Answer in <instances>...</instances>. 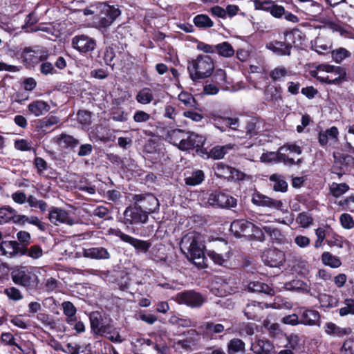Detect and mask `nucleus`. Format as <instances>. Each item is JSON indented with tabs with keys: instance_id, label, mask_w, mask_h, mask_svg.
Listing matches in <instances>:
<instances>
[{
	"instance_id": "f257e3e1",
	"label": "nucleus",
	"mask_w": 354,
	"mask_h": 354,
	"mask_svg": "<svg viewBox=\"0 0 354 354\" xmlns=\"http://www.w3.org/2000/svg\"><path fill=\"white\" fill-rule=\"evenodd\" d=\"M305 35L299 28L286 30L279 39H273L266 44V48L279 57L290 56L292 48L302 44Z\"/></svg>"
},
{
	"instance_id": "f03ea898",
	"label": "nucleus",
	"mask_w": 354,
	"mask_h": 354,
	"mask_svg": "<svg viewBox=\"0 0 354 354\" xmlns=\"http://www.w3.org/2000/svg\"><path fill=\"white\" fill-rule=\"evenodd\" d=\"M10 275L15 285L25 288L29 292H35L39 289V279L36 267L16 266L11 268Z\"/></svg>"
},
{
	"instance_id": "7ed1b4c3",
	"label": "nucleus",
	"mask_w": 354,
	"mask_h": 354,
	"mask_svg": "<svg viewBox=\"0 0 354 354\" xmlns=\"http://www.w3.org/2000/svg\"><path fill=\"white\" fill-rule=\"evenodd\" d=\"M214 70V60L207 55H198L196 59L188 62L187 71L194 82L210 77Z\"/></svg>"
},
{
	"instance_id": "20e7f679",
	"label": "nucleus",
	"mask_w": 354,
	"mask_h": 354,
	"mask_svg": "<svg viewBox=\"0 0 354 354\" xmlns=\"http://www.w3.org/2000/svg\"><path fill=\"white\" fill-rule=\"evenodd\" d=\"M148 220L149 216L133 202L126 207L123 213L122 223L128 227L145 224Z\"/></svg>"
},
{
	"instance_id": "39448f33",
	"label": "nucleus",
	"mask_w": 354,
	"mask_h": 354,
	"mask_svg": "<svg viewBox=\"0 0 354 354\" xmlns=\"http://www.w3.org/2000/svg\"><path fill=\"white\" fill-rule=\"evenodd\" d=\"M98 26L100 28H106L109 27L115 19L121 15L120 7L117 4H110L109 2L100 3Z\"/></svg>"
},
{
	"instance_id": "423d86ee",
	"label": "nucleus",
	"mask_w": 354,
	"mask_h": 354,
	"mask_svg": "<svg viewBox=\"0 0 354 354\" xmlns=\"http://www.w3.org/2000/svg\"><path fill=\"white\" fill-rule=\"evenodd\" d=\"M180 248L185 253L187 250L192 259H199L205 258V252L201 247L198 237L192 233H188L183 236L180 242Z\"/></svg>"
},
{
	"instance_id": "0eeeda50",
	"label": "nucleus",
	"mask_w": 354,
	"mask_h": 354,
	"mask_svg": "<svg viewBox=\"0 0 354 354\" xmlns=\"http://www.w3.org/2000/svg\"><path fill=\"white\" fill-rule=\"evenodd\" d=\"M131 201L140 206L148 216L158 211L160 207L158 199L151 193L132 194Z\"/></svg>"
},
{
	"instance_id": "6e6552de",
	"label": "nucleus",
	"mask_w": 354,
	"mask_h": 354,
	"mask_svg": "<svg viewBox=\"0 0 354 354\" xmlns=\"http://www.w3.org/2000/svg\"><path fill=\"white\" fill-rule=\"evenodd\" d=\"M215 175L219 178H225L229 181L243 180L245 174L234 167H232L223 162H219L214 165Z\"/></svg>"
},
{
	"instance_id": "1a4fd4ad",
	"label": "nucleus",
	"mask_w": 354,
	"mask_h": 354,
	"mask_svg": "<svg viewBox=\"0 0 354 354\" xmlns=\"http://www.w3.org/2000/svg\"><path fill=\"white\" fill-rule=\"evenodd\" d=\"M176 301L179 304H185L192 308H201L206 301V298L200 292L194 290L178 292Z\"/></svg>"
},
{
	"instance_id": "9d476101",
	"label": "nucleus",
	"mask_w": 354,
	"mask_h": 354,
	"mask_svg": "<svg viewBox=\"0 0 354 354\" xmlns=\"http://www.w3.org/2000/svg\"><path fill=\"white\" fill-rule=\"evenodd\" d=\"M208 204L213 207L231 209L237 206V199L222 192L215 191L207 198Z\"/></svg>"
},
{
	"instance_id": "9b49d317",
	"label": "nucleus",
	"mask_w": 354,
	"mask_h": 354,
	"mask_svg": "<svg viewBox=\"0 0 354 354\" xmlns=\"http://www.w3.org/2000/svg\"><path fill=\"white\" fill-rule=\"evenodd\" d=\"M112 234L127 243L133 246L136 253H147L151 247L150 241H145L133 237L122 232L120 229L111 230Z\"/></svg>"
},
{
	"instance_id": "f8f14e48",
	"label": "nucleus",
	"mask_w": 354,
	"mask_h": 354,
	"mask_svg": "<svg viewBox=\"0 0 354 354\" xmlns=\"http://www.w3.org/2000/svg\"><path fill=\"white\" fill-rule=\"evenodd\" d=\"M72 46L82 55H87L93 51L97 46V41L93 37L81 34L72 39Z\"/></svg>"
},
{
	"instance_id": "ddd939ff",
	"label": "nucleus",
	"mask_w": 354,
	"mask_h": 354,
	"mask_svg": "<svg viewBox=\"0 0 354 354\" xmlns=\"http://www.w3.org/2000/svg\"><path fill=\"white\" fill-rule=\"evenodd\" d=\"M261 259L265 265L272 268H278L285 262L286 256L285 253L280 250L269 248L263 252Z\"/></svg>"
},
{
	"instance_id": "4468645a",
	"label": "nucleus",
	"mask_w": 354,
	"mask_h": 354,
	"mask_svg": "<svg viewBox=\"0 0 354 354\" xmlns=\"http://www.w3.org/2000/svg\"><path fill=\"white\" fill-rule=\"evenodd\" d=\"M300 324L305 326H319L321 315L315 310L302 306L298 308Z\"/></svg>"
},
{
	"instance_id": "2eb2a0df",
	"label": "nucleus",
	"mask_w": 354,
	"mask_h": 354,
	"mask_svg": "<svg viewBox=\"0 0 354 354\" xmlns=\"http://www.w3.org/2000/svg\"><path fill=\"white\" fill-rule=\"evenodd\" d=\"M251 201L257 206L268 207L277 210H282L283 203L281 201L273 199L257 191L252 194Z\"/></svg>"
},
{
	"instance_id": "dca6fc26",
	"label": "nucleus",
	"mask_w": 354,
	"mask_h": 354,
	"mask_svg": "<svg viewBox=\"0 0 354 354\" xmlns=\"http://www.w3.org/2000/svg\"><path fill=\"white\" fill-rule=\"evenodd\" d=\"M48 212V218L49 221L55 225L64 223L73 225L74 224L73 219L70 217L69 214L65 209L52 206L50 207Z\"/></svg>"
},
{
	"instance_id": "f3484780",
	"label": "nucleus",
	"mask_w": 354,
	"mask_h": 354,
	"mask_svg": "<svg viewBox=\"0 0 354 354\" xmlns=\"http://www.w3.org/2000/svg\"><path fill=\"white\" fill-rule=\"evenodd\" d=\"M254 227V223L245 219L234 220L230 225V230L236 237L248 236Z\"/></svg>"
},
{
	"instance_id": "a211bd4d",
	"label": "nucleus",
	"mask_w": 354,
	"mask_h": 354,
	"mask_svg": "<svg viewBox=\"0 0 354 354\" xmlns=\"http://www.w3.org/2000/svg\"><path fill=\"white\" fill-rule=\"evenodd\" d=\"M91 330L95 335L103 336L108 334L109 327L102 323L101 315L98 312H93L89 315Z\"/></svg>"
},
{
	"instance_id": "6ab92c4d",
	"label": "nucleus",
	"mask_w": 354,
	"mask_h": 354,
	"mask_svg": "<svg viewBox=\"0 0 354 354\" xmlns=\"http://www.w3.org/2000/svg\"><path fill=\"white\" fill-rule=\"evenodd\" d=\"M115 57V51L113 47L108 46L99 50L97 56L95 57H92V59L101 64L102 61H103L104 64L109 66L113 69L115 65V63L113 62Z\"/></svg>"
},
{
	"instance_id": "aec40b11",
	"label": "nucleus",
	"mask_w": 354,
	"mask_h": 354,
	"mask_svg": "<svg viewBox=\"0 0 354 354\" xmlns=\"http://www.w3.org/2000/svg\"><path fill=\"white\" fill-rule=\"evenodd\" d=\"M38 50H33L30 47H26L20 54L24 63L29 66H33L40 61H44L46 57L39 55Z\"/></svg>"
},
{
	"instance_id": "412c9836",
	"label": "nucleus",
	"mask_w": 354,
	"mask_h": 354,
	"mask_svg": "<svg viewBox=\"0 0 354 354\" xmlns=\"http://www.w3.org/2000/svg\"><path fill=\"white\" fill-rule=\"evenodd\" d=\"M182 335H187V337L183 339L178 340L176 344L180 346L183 350H191L192 346H195L197 344L199 333L196 329H189L184 332Z\"/></svg>"
},
{
	"instance_id": "4be33fe9",
	"label": "nucleus",
	"mask_w": 354,
	"mask_h": 354,
	"mask_svg": "<svg viewBox=\"0 0 354 354\" xmlns=\"http://www.w3.org/2000/svg\"><path fill=\"white\" fill-rule=\"evenodd\" d=\"M206 254L214 263L225 268H229L230 258L232 256V252L230 249L223 254L209 250H206Z\"/></svg>"
},
{
	"instance_id": "5701e85b",
	"label": "nucleus",
	"mask_w": 354,
	"mask_h": 354,
	"mask_svg": "<svg viewBox=\"0 0 354 354\" xmlns=\"http://www.w3.org/2000/svg\"><path fill=\"white\" fill-rule=\"evenodd\" d=\"M338 129L333 126L326 131H320L318 134V142L322 147L326 146L328 141L336 142L338 141Z\"/></svg>"
},
{
	"instance_id": "b1692460",
	"label": "nucleus",
	"mask_w": 354,
	"mask_h": 354,
	"mask_svg": "<svg viewBox=\"0 0 354 354\" xmlns=\"http://www.w3.org/2000/svg\"><path fill=\"white\" fill-rule=\"evenodd\" d=\"M274 346L268 339H258L252 343L251 351L254 354H272Z\"/></svg>"
},
{
	"instance_id": "393cba45",
	"label": "nucleus",
	"mask_w": 354,
	"mask_h": 354,
	"mask_svg": "<svg viewBox=\"0 0 354 354\" xmlns=\"http://www.w3.org/2000/svg\"><path fill=\"white\" fill-rule=\"evenodd\" d=\"M265 100L268 102H276L283 100L282 88L280 85L268 84L263 91Z\"/></svg>"
},
{
	"instance_id": "a878e982",
	"label": "nucleus",
	"mask_w": 354,
	"mask_h": 354,
	"mask_svg": "<svg viewBox=\"0 0 354 354\" xmlns=\"http://www.w3.org/2000/svg\"><path fill=\"white\" fill-rule=\"evenodd\" d=\"M83 255L84 257L97 260L109 259L111 257L107 249L103 247H96L84 249Z\"/></svg>"
},
{
	"instance_id": "bb28decb",
	"label": "nucleus",
	"mask_w": 354,
	"mask_h": 354,
	"mask_svg": "<svg viewBox=\"0 0 354 354\" xmlns=\"http://www.w3.org/2000/svg\"><path fill=\"white\" fill-rule=\"evenodd\" d=\"M324 329L328 335L338 337L349 335L353 332L351 327L341 328L333 322H326L324 325Z\"/></svg>"
},
{
	"instance_id": "cd10ccee",
	"label": "nucleus",
	"mask_w": 354,
	"mask_h": 354,
	"mask_svg": "<svg viewBox=\"0 0 354 354\" xmlns=\"http://www.w3.org/2000/svg\"><path fill=\"white\" fill-rule=\"evenodd\" d=\"M19 215L17 214V211L10 206H3L0 207V224L7 223L10 221L18 224L17 220Z\"/></svg>"
},
{
	"instance_id": "c85d7f7f",
	"label": "nucleus",
	"mask_w": 354,
	"mask_h": 354,
	"mask_svg": "<svg viewBox=\"0 0 354 354\" xmlns=\"http://www.w3.org/2000/svg\"><path fill=\"white\" fill-rule=\"evenodd\" d=\"M248 288L250 292L264 293L268 295H274V290L268 284L260 281H252L249 282L248 284Z\"/></svg>"
},
{
	"instance_id": "c756f323",
	"label": "nucleus",
	"mask_w": 354,
	"mask_h": 354,
	"mask_svg": "<svg viewBox=\"0 0 354 354\" xmlns=\"http://www.w3.org/2000/svg\"><path fill=\"white\" fill-rule=\"evenodd\" d=\"M17 222L19 225H24L26 223L33 225L37 227L41 232H45L47 229L46 223L40 221L39 218L35 216H28L26 215H19Z\"/></svg>"
},
{
	"instance_id": "7c9ffc66",
	"label": "nucleus",
	"mask_w": 354,
	"mask_h": 354,
	"mask_svg": "<svg viewBox=\"0 0 354 354\" xmlns=\"http://www.w3.org/2000/svg\"><path fill=\"white\" fill-rule=\"evenodd\" d=\"M19 245L17 241H3L0 243V251L3 255L7 254L10 256L21 255Z\"/></svg>"
},
{
	"instance_id": "2f4dec72",
	"label": "nucleus",
	"mask_w": 354,
	"mask_h": 354,
	"mask_svg": "<svg viewBox=\"0 0 354 354\" xmlns=\"http://www.w3.org/2000/svg\"><path fill=\"white\" fill-rule=\"evenodd\" d=\"M232 148V145L227 144L223 146L216 145L212 147L209 151H207L206 149H205V151L207 158H211L214 160H219L223 158L228 151Z\"/></svg>"
},
{
	"instance_id": "473e14b6",
	"label": "nucleus",
	"mask_w": 354,
	"mask_h": 354,
	"mask_svg": "<svg viewBox=\"0 0 354 354\" xmlns=\"http://www.w3.org/2000/svg\"><path fill=\"white\" fill-rule=\"evenodd\" d=\"M50 105L43 100H35L29 104L28 109L30 113L35 116H39L50 110Z\"/></svg>"
},
{
	"instance_id": "72a5a7b5",
	"label": "nucleus",
	"mask_w": 354,
	"mask_h": 354,
	"mask_svg": "<svg viewBox=\"0 0 354 354\" xmlns=\"http://www.w3.org/2000/svg\"><path fill=\"white\" fill-rule=\"evenodd\" d=\"M245 343L239 338H233L227 344V354L245 353Z\"/></svg>"
},
{
	"instance_id": "f704fd0d",
	"label": "nucleus",
	"mask_w": 354,
	"mask_h": 354,
	"mask_svg": "<svg viewBox=\"0 0 354 354\" xmlns=\"http://www.w3.org/2000/svg\"><path fill=\"white\" fill-rule=\"evenodd\" d=\"M186 131L180 129H174L168 131L166 134V140L178 148L180 144V140H183L186 136Z\"/></svg>"
},
{
	"instance_id": "c9c22d12",
	"label": "nucleus",
	"mask_w": 354,
	"mask_h": 354,
	"mask_svg": "<svg viewBox=\"0 0 354 354\" xmlns=\"http://www.w3.org/2000/svg\"><path fill=\"white\" fill-rule=\"evenodd\" d=\"M110 118L115 122H124L128 120L129 113L119 105L113 106L109 111Z\"/></svg>"
},
{
	"instance_id": "e433bc0d",
	"label": "nucleus",
	"mask_w": 354,
	"mask_h": 354,
	"mask_svg": "<svg viewBox=\"0 0 354 354\" xmlns=\"http://www.w3.org/2000/svg\"><path fill=\"white\" fill-rule=\"evenodd\" d=\"M57 142L62 147L71 150H73L80 144L79 140L66 133H62L57 138Z\"/></svg>"
},
{
	"instance_id": "4c0bfd02",
	"label": "nucleus",
	"mask_w": 354,
	"mask_h": 354,
	"mask_svg": "<svg viewBox=\"0 0 354 354\" xmlns=\"http://www.w3.org/2000/svg\"><path fill=\"white\" fill-rule=\"evenodd\" d=\"M94 132L97 138L104 142L113 140V138H114L111 130L102 124L97 125L95 128Z\"/></svg>"
},
{
	"instance_id": "58836bf2",
	"label": "nucleus",
	"mask_w": 354,
	"mask_h": 354,
	"mask_svg": "<svg viewBox=\"0 0 354 354\" xmlns=\"http://www.w3.org/2000/svg\"><path fill=\"white\" fill-rule=\"evenodd\" d=\"M321 260L324 266L332 268H337L342 265L339 258L333 255L330 252H324L321 256Z\"/></svg>"
},
{
	"instance_id": "ea45409f",
	"label": "nucleus",
	"mask_w": 354,
	"mask_h": 354,
	"mask_svg": "<svg viewBox=\"0 0 354 354\" xmlns=\"http://www.w3.org/2000/svg\"><path fill=\"white\" fill-rule=\"evenodd\" d=\"M136 101L141 104H150L153 100V95L150 88L140 89L136 96Z\"/></svg>"
},
{
	"instance_id": "a19ab883",
	"label": "nucleus",
	"mask_w": 354,
	"mask_h": 354,
	"mask_svg": "<svg viewBox=\"0 0 354 354\" xmlns=\"http://www.w3.org/2000/svg\"><path fill=\"white\" fill-rule=\"evenodd\" d=\"M59 122V119L57 116L50 115L41 120L38 127L41 132L48 133L52 131V127L57 124Z\"/></svg>"
},
{
	"instance_id": "79ce46f5",
	"label": "nucleus",
	"mask_w": 354,
	"mask_h": 354,
	"mask_svg": "<svg viewBox=\"0 0 354 354\" xmlns=\"http://www.w3.org/2000/svg\"><path fill=\"white\" fill-rule=\"evenodd\" d=\"M194 25L199 28H209L214 26V21L205 14H199L193 19Z\"/></svg>"
},
{
	"instance_id": "37998d69",
	"label": "nucleus",
	"mask_w": 354,
	"mask_h": 354,
	"mask_svg": "<svg viewBox=\"0 0 354 354\" xmlns=\"http://www.w3.org/2000/svg\"><path fill=\"white\" fill-rule=\"evenodd\" d=\"M270 181L274 183L273 189L275 192H286L288 190V183L283 176L274 174L270 176Z\"/></svg>"
},
{
	"instance_id": "c03bdc74",
	"label": "nucleus",
	"mask_w": 354,
	"mask_h": 354,
	"mask_svg": "<svg viewBox=\"0 0 354 354\" xmlns=\"http://www.w3.org/2000/svg\"><path fill=\"white\" fill-rule=\"evenodd\" d=\"M21 251V256H27L33 259H37L43 255V250L39 245H32L30 248H24Z\"/></svg>"
},
{
	"instance_id": "a18cd8bd",
	"label": "nucleus",
	"mask_w": 354,
	"mask_h": 354,
	"mask_svg": "<svg viewBox=\"0 0 354 354\" xmlns=\"http://www.w3.org/2000/svg\"><path fill=\"white\" fill-rule=\"evenodd\" d=\"M215 53L224 57H231L234 55V50L227 41L215 45Z\"/></svg>"
},
{
	"instance_id": "49530a36",
	"label": "nucleus",
	"mask_w": 354,
	"mask_h": 354,
	"mask_svg": "<svg viewBox=\"0 0 354 354\" xmlns=\"http://www.w3.org/2000/svg\"><path fill=\"white\" fill-rule=\"evenodd\" d=\"M205 179V174L202 170L194 171L189 176L185 178V184L189 186H196L203 183Z\"/></svg>"
},
{
	"instance_id": "de8ad7c7",
	"label": "nucleus",
	"mask_w": 354,
	"mask_h": 354,
	"mask_svg": "<svg viewBox=\"0 0 354 354\" xmlns=\"http://www.w3.org/2000/svg\"><path fill=\"white\" fill-rule=\"evenodd\" d=\"M178 100L187 107L194 108L195 109H199L200 105L198 102L196 101L194 97L188 92H180L178 95Z\"/></svg>"
},
{
	"instance_id": "09e8293b",
	"label": "nucleus",
	"mask_w": 354,
	"mask_h": 354,
	"mask_svg": "<svg viewBox=\"0 0 354 354\" xmlns=\"http://www.w3.org/2000/svg\"><path fill=\"white\" fill-rule=\"evenodd\" d=\"M326 243L330 247L337 246L339 248L343 247V238L342 236L335 232L333 229L330 227L326 239Z\"/></svg>"
},
{
	"instance_id": "8fccbe9b",
	"label": "nucleus",
	"mask_w": 354,
	"mask_h": 354,
	"mask_svg": "<svg viewBox=\"0 0 354 354\" xmlns=\"http://www.w3.org/2000/svg\"><path fill=\"white\" fill-rule=\"evenodd\" d=\"M260 306L256 304H248L243 310L244 315L248 319L258 320L259 318Z\"/></svg>"
},
{
	"instance_id": "3c124183",
	"label": "nucleus",
	"mask_w": 354,
	"mask_h": 354,
	"mask_svg": "<svg viewBox=\"0 0 354 354\" xmlns=\"http://www.w3.org/2000/svg\"><path fill=\"white\" fill-rule=\"evenodd\" d=\"M264 232L270 236V239L277 243H281L283 242L284 236L281 233V230L277 227L271 226L263 227Z\"/></svg>"
},
{
	"instance_id": "603ef678",
	"label": "nucleus",
	"mask_w": 354,
	"mask_h": 354,
	"mask_svg": "<svg viewBox=\"0 0 354 354\" xmlns=\"http://www.w3.org/2000/svg\"><path fill=\"white\" fill-rule=\"evenodd\" d=\"M344 306L337 310L341 317L354 315V299L346 298L344 301Z\"/></svg>"
},
{
	"instance_id": "864d4df0",
	"label": "nucleus",
	"mask_w": 354,
	"mask_h": 354,
	"mask_svg": "<svg viewBox=\"0 0 354 354\" xmlns=\"http://www.w3.org/2000/svg\"><path fill=\"white\" fill-rule=\"evenodd\" d=\"M349 189V186L345 183H333L330 186V193L335 197L339 198Z\"/></svg>"
},
{
	"instance_id": "5fc2aeb1",
	"label": "nucleus",
	"mask_w": 354,
	"mask_h": 354,
	"mask_svg": "<svg viewBox=\"0 0 354 354\" xmlns=\"http://www.w3.org/2000/svg\"><path fill=\"white\" fill-rule=\"evenodd\" d=\"M345 72L343 73V74H339L338 77L335 78H330V77L328 75L326 77L317 76V73L316 71H312V76L317 79L319 82L322 83H326L328 84H339L342 80L344 78Z\"/></svg>"
},
{
	"instance_id": "6e6d98bb",
	"label": "nucleus",
	"mask_w": 354,
	"mask_h": 354,
	"mask_svg": "<svg viewBox=\"0 0 354 354\" xmlns=\"http://www.w3.org/2000/svg\"><path fill=\"white\" fill-rule=\"evenodd\" d=\"M245 133L249 138L257 136L260 132V127L255 118L250 119L245 125Z\"/></svg>"
},
{
	"instance_id": "4d7b16f0",
	"label": "nucleus",
	"mask_w": 354,
	"mask_h": 354,
	"mask_svg": "<svg viewBox=\"0 0 354 354\" xmlns=\"http://www.w3.org/2000/svg\"><path fill=\"white\" fill-rule=\"evenodd\" d=\"M17 238L18 240V244H20L19 247L21 249V250L24 249V248L28 247L31 243V235L29 232L26 231H19L17 233Z\"/></svg>"
},
{
	"instance_id": "13d9d810",
	"label": "nucleus",
	"mask_w": 354,
	"mask_h": 354,
	"mask_svg": "<svg viewBox=\"0 0 354 354\" xmlns=\"http://www.w3.org/2000/svg\"><path fill=\"white\" fill-rule=\"evenodd\" d=\"M206 333L212 337L214 334L221 333L224 331L225 327L221 324H214L212 322H207L204 325Z\"/></svg>"
},
{
	"instance_id": "bf43d9fd",
	"label": "nucleus",
	"mask_w": 354,
	"mask_h": 354,
	"mask_svg": "<svg viewBox=\"0 0 354 354\" xmlns=\"http://www.w3.org/2000/svg\"><path fill=\"white\" fill-rule=\"evenodd\" d=\"M351 53L344 48H339L332 51V57L336 63H341L344 59L351 57Z\"/></svg>"
},
{
	"instance_id": "052dcab7",
	"label": "nucleus",
	"mask_w": 354,
	"mask_h": 354,
	"mask_svg": "<svg viewBox=\"0 0 354 354\" xmlns=\"http://www.w3.org/2000/svg\"><path fill=\"white\" fill-rule=\"evenodd\" d=\"M162 250H164L162 245L160 244L154 245L149 251L150 258L155 261L165 260V254L164 252H161Z\"/></svg>"
},
{
	"instance_id": "680f3d73",
	"label": "nucleus",
	"mask_w": 354,
	"mask_h": 354,
	"mask_svg": "<svg viewBox=\"0 0 354 354\" xmlns=\"http://www.w3.org/2000/svg\"><path fill=\"white\" fill-rule=\"evenodd\" d=\"M212 82L218 86H221L226 83V73L223 69H217L212 76Z\"/></svg>"
},
{
	"instance_id": "e2e57ef3",
	"label": "nucleus",
	"mask_w": 354,
	"mask_h": 354,
	"mask_svg": "<svg viewBox=\"0 0 354 354\" xmlns=\"http://www.w3.org/2000/svg\"><path fill=\"white\" fill-rule=\"evenodd\" d=\"M3 293L8 297L9 299L12 301H19L24 298L21 291L17 288L14 286L5 288Z\"/></svg>"
},
{
	"instance_id": "0e129e2a",
	"label": "nucleus",
	"mask_w": 354,
	"mask_h": 354,
	"mask_svg": "<svg viewBox=\"0 0 354 354\" xmlns=\"http://www.w3.org/2000/svg\"><path fill=\"white\" fill-rule=\"evenodd\" d=\"M77 122L84 126L91 124V112L87 110H79L77 113Z\"/></svg>"
},
{
	"instance_id": "69168bd1",
	"label": "nucleus",
	"mask_w": 354,
	"mask_h": 354,
	"mask_svg": "<svg viewBox=\"0 0 354 354\" xmlns=\"http://www.w3.org/2000/svg\"><path fill=\"white\" fill-rule=\"evenodd\" d=\"M189 136L192 137L191 149H196V151H198V149L203 147L205 139L202 136L194 132L189 133Z\"/></svg>"
},
{
	"instance_id": "338daca9",
	"label": "nucleus",
	"mask_w": 354,
	"mask_h": 354,
	"mask_svg": "<svg viewBox=\"0 0 354 354\" xmlns=\"http://www.w3.org/2000/svg\"><path fill=\"white\" fill-rule=\"evenodd\" d=\"M333 157L335 160L339 162L341 165H344L346 166H351L354 165V157L348 153H338L336 155L333 154Z\"/></svg>"
},
{
	"instance_id": "774afa93",
	"label": "nucleus",
	"mask_w": 354,
	"mask_h": 354,
	"mask_svg": "<svg viewBox=\"0 0 354 354\" xmlns=\"http://www.w3.org/2000/svg\"><path fill=\"white\" fill-rule=\"evenodd\" d=\"M339 354H354L353 338H348L344 342L339 350Z\"/></svg>"
}]
</instances>
